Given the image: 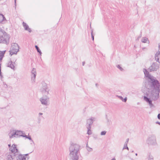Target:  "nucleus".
Listing matches in <instances>:
<instances>
[{
    "mask_svg": "<svg viewBox=\"0 0 160 160\" xmlns=\"http://www.w3.org/2000/svg\"><path fill=\"white\" fill-rule=\"evenodd\" d=\"M80 146L77 144L72 143L69 148V156L71 160H82L80 159Z\"/></svg>",
    "mask_w": 160,
    "mask_h": 160,
    "instance_id": "nucleus-1",
    "label": "nucleus"
},
{
    "mask_svg": "<svg viewBox=\"0 0 160 160\" xmlns=\"http://www.w3.org/2000/svg\"><path fill=\"white\" fill-rule=\"evenodd\" d=\"M149 87L152 89H160V83L159 81L154 77L148 80Z\"/></svg>",
    "mask_w": 160,
    "mask_h": 160,
    "instance_id": "nucleus-2",
    "label": "nucleus"
},
{
    "mask_svg": "<svg viewBox=\"0 0 160 160\" xmlns=\"http://www.w3.org/2000/svg\"><path fill=\"white\" fill-rule=\"evenodd\" d=\"M9 37L6 32L0 28V43L8 44L9 42Z\"/></svg>",
    "mask_w": 160,
    "mask_h": 160,
    "instance_id": "nucleus-3",
    "label": "nucleus"
},
{
    "mask_svg": "<svg viewBox=\"0 0 160 160\" xmlns=\"http://www.w3.org/2000/svg\"><path fill=\"white\" fill-rule=\"evenodd\" d=\"M160 92V89H152L150 91H149L146 93L148 96L154 101L157 100L159 97V93Z\"/></svg>",
    "mask_w": 160,
    "mask_h": 160,
    "instance_id": "nucleus-4",
    "label": "nucleus"
},
{
    "mask_svg": "<svg viewBox=\"0 0 160 160\" xmlns=\"http://www.w3.org/2000/svg\"><path fill=\"white\" fill-rule=\"evenodd\" d=\"M26 158L22 154L18 155L15 153L9 154L7 156V160H26Z\"/></svg>",
    "mask_w": 160,
    "mask_h": 160,
    "instance_id": "nucleus-5",
    "label": "nucleus"
},
{
    "mask_svg": "<svg viewBox=\"0 0 160 160\" xmlns=\"http://www.w3.org/2000/svg\"><path fill=\"white\" fill-rule=\"evenodd\" d=\"M19 46L18 44L13 43L11 47V50L10 51V54L12 55L13 54H16L19 51Z\"/></svg>",
    "mask_w": 160,
    "mask_h": 160,
    "instance_id": "nucleus-6",
    "label": "nucleus"
},
{
    "mask_svg": "<svg viewBox=\"0 0 160 160\" xmlns=\"http://www.w3.org/2000/svg\"><path fill=\"white\" fill-rule=\"evenodd\" d=\"M147 142L148 144L154 145L156 143V138L154 135H151L149 136L147 140Z\"/></svg>",
    "mask_w": 160,
    "mask_h": 160,
    "instance_id": "nucleus-7",
    "label": "nucleus"
},
{
    "mask_svg": "<svg viewBox=\"0 0 160 160\" xmlns=\"http://www.w3.org/2000/svg\"><path fill=\"white\" fill-rule=\"evenodd\" d=\"M159 68V65L157 62H153L151 66L148 68L149 72L157 71Z\"/></svg>",
    "mask_w": 160,
    "mask_h": 160,
    "instance_id": "nucleus-8",
    "label": "nucleus"
},
{
    "mask_svg": "<svg viewBox=\"0 0 160 160\" xmlns=\"http://www.w3.org/2000/svg\"><path fill=\"white\" fill-rule=\"evenodd\" d=\"M42 86L40 90L43 93L47 92V94L49 93V90L48 88L47 84L44 82H42Z\"/></svg>",
    "mask_w": 160,
    "mask_h": 160,
    "instance_id": "nucleus-9",
    "label": "nucleus"
},
{
    "mask_svg": "<svg viewBox=\"0 0 160 160\" xmlns=\"http://www.w3.org/2000/svg\"><path fill=\"white\" fill-rule=\"evenodd\" d=\"M22 132L21 131H17L15 132H13L12 134L10 135V138H12L13 137H15V135H16L17 137L22 136L24 135Z\"/></svg>",
    "mask_w": 160,
    "mask_h": 160,
    "instance_id": "nucleus-10",
    "label": "nucleus"
},
{
    "mask_svg": "<svg viewBox=\"0 0 160 160\" xmlns=\"http://www.w3.org/2000/svg\"><path fill=\"white\" fill-rule=\"evenodd\" d=\"M143 99L146 102L148 103L150 107L153 106V105L152 102V100L151 99V98H149L147 94L146 93V96H144Z\"/></svg>",
    "mask_w": 160,
    "mask_h": 160,
    "instance_id": "nucleus-11",
    "label": "nucleus"
},
{
    "mask_svg": "<svg viewBox=\"0 0 160 160\" xmlns=\"http://www.w3.org/2000/svg\"><path fill=\"white\" fill-rule=\"evenodd\" d=\"M48 99L47 97L43 96L40 98V101L42 104L47 106L48 105Z\"/></svg>",
    "mask_w": 160,
    "mask_h": 160,
    "instance_id": "nucleus-12",
    "label": "nucleus"
},
{
    "mask_svg": "<svg viewBox=\"0 0 160 160\" xmlns=\"http://www.w3.org/2000/svg\"><path fill=\"white\" fill-rule=\"evenodd\" d=\"M143 72H144L145 76L147 78H148V80H149L152 78L153 77V76H152L150 75L149 73V71L148 69H147L145 68H144L143 69Z\"/></svg>",
    "mask_w": 160,
    "mask_h": 160,
    "instance_id": "nucleus-13",
    "label": "nucleus"
},
{
    "mask_svg": "<svg viewBox=\"0 0 160 160\" xmlns=\"http://www.w3.org/2000/svg\"><path fill=\"white\" fill-rule=\"evenodd\" d=\"M31 73L32 74V80L33 82H35L37 74L36 69L35 68H33L32 71Z\"/></svg>",
    "mask_w": 160,
    "mask_h": 160,
    "instance_id": "nucleus-14",
    "label": "nucleus"
},
{
    "mask_svg": "<svg viewBox=\"0 0 160 160\" xmlns=\"http://www.w3.org/2000/svg\"><path fill=\"white\" fill-rule=\"evenodd\" d=\"M9 150L11 151L12 153H15L18 152V150L16 146L15 145L13 144L12 146L10 148Z\"/></svg>",
    "mask_w": 160,
    "mask_h": 160,
    "instance_id": "nucleus-15",
    "label": "nucleus"
},
{
    "mask_svg": "<svg viewBox=\"0 0 160 160\" xmlns=\"http://www.w3.org/2000/svg\"><path fill=\"white\" fill-rule=\"evenodd\" d=\"M95 118H92L91 119H89L87 120V123L86 125V127H91V125H92L93 122L95 120Z\"/></svg>",
    "mask_w": 160,
    "mask_h": 160,
    "instance_id": "nucleus-16",
    "label": "nucleus"
},
{
    "mask_svg": "<svg viewBox=\"0 0 160 160\" xmlns=\"http://www.w3.org/2000/svg\"><path fill=\"white\" fill-rule=\"evenodd\" d=\"M155 59L157 62L160 63V52L158 49V52H157L155 55Z\"/></svg>",
    "mask_w": 160,
    "mask_h": 160,
    "instance_id": "nucleus-17",
    "label": "nucleus"
},
{
    "mask_svg": "<svg viewBox=\"0 0 160 160\" xmlns=\"http://www.w3.org/2000/svg\"><path fill=\"white\" fill-rule=\"evenodd\" d=\"M22 24L25 30L28 31L29 32H31V29L29 28L28 26L26 23L23 22Z\"/></svg>",
    "mask_w": 160,
    "mask_h": 160,
    "instance_id": "nucleus-18",
    "label": "nucleus"
},
{
    "mask_svg": "<svg viewBox=\"0 0 160 160\" xmlns=\"http://www.w3.org/2000/svg\"><path fill=\"white\" fill-rule=\"evenodd\" d=\"M7 66L14 70L15 66L14 65L12 64V62L11 60L8 63Z\"/></svg>",
    "mask_w": 160,
    "mask_h": 160,
    "instance_id": "nucleus-19",
    "label": "nucleus"
},
{
    "mask_svg": "<svg viewBox=\"0 0 160 160\" xmlns=\"http://www.w3.org/2000/svg\"><path fill=\"white\" fill-rule=\"evenodd\" d=\"M5 21H6V19L4 15L2 14H0V23H2Z\"/></svg>",
    "mask_w": 160,
    "mask_h": 160,
    "instance_id": "nucleus-20",
    "label": "nucleus"
},
{
    "mask_svg": "<svg viewBox=\"0 0 160 160\" xmlns=\"http://www.w3.org/2000/svg\"><path fill=\"white\" fill-rule=\"evenodd\" d=\"M145 160H153V156L150 153L147 155V157L145 158Z\"/></svg>",
    "mask_w": 160,
    "mask_h": 160,
    "instance_id": "nucleus-21",
    "label": "nucleus"
},
{
    "mask_svg": "<svg viewBox=\"0 0 160 160\" xmlns=\"http://www.w3.org/2000/svg\"><path fill=\"white\" fill-rule=\"evenodd\" d=\"M25 134L24 133V135L22 136V137H25L26 138H28V139H29V140H31V141L33 143H34V142L33 141V140H32V139L31 136H27V135H25Z\"/></svg>",
    "mask_w": 160,
    "mask_h": 160,
    "instance_id": "nucleus-22",
    "label": "nucleus"
},
{
    "mask_svg": "<svg viewBox=\"0 0 160 160\" xmlns=\"http://www.w3.org/2000/svg\"><path fill=\"white\" fill-rule=\"evenodd\" d=\"M35 48L37 50V52L39 53L40 55L41 56L42 53L41 51L40 50L39 48V47L38 46L35 45Z\"/></svg>",
    "mask_w": 160,
    "mask_h": 160,
    "instance_id": "nucleus-23",
    "label": "nucleus"
},
{
    "mask_svg": "<svg viewBox=\"0 0 160 160\" xmlns=\"http://www.w3.org/2000/svg\"><path fill=\"white\" fill-rule=\"evenodd\" d=\"M43 113H41V112H39V113H38V116H39V117L38 118V122L39 123L40 122V121H41V117H42V118H43V116H41H41H42L43 115Z\"/></svg>",
    "mask_w": 160,
    "mask_h": 160,
    "instance_id": "nucleus-24",
    "label": "nucleus"
},
{
    "mask_svg": "<svg viewBox=\"0 0 160 160\" xmlns=\"http://www.w3.org/2000/svg\"><path fill=\"white\" fill-rule=\"evenodd\" d=\"M87 128L88 129L87 134L88 135H91L92 134L91 131V127H87Z\"/></svg>",
    "mask_w": 160,
    "mask_h": 160,
    "instance_id": "nucleus-25",
    "label": "nucleus"
},
{
    "mask_svg": "<svg viewBox=\"0 0 160 160\" xmlns=\"http://www.w3.org/2000/svg\"><path fill=\"white\" fill-rule=\"evenodd\" d=\"M148 41V38L146 37L143 38L142 39V42L143 43H146Z\"/></svg>",
    "mask_w": 160,
    "mask_h": 160,
    "instance_id": "nucleus-26",
    "label": "nucleus"
},
{
    "mask_svg": "<svg viewBox=\"0 0 160 160\" xmlns=\"http://www.w3.org/2000/svg\"><path fill=\"white\" fill-rule=\"evenodd\" d=\"M5 52L6 51H1L0 52V57L4 56Z\"/></svg>",
    "mask_w": 160,
    "mask_h": 160,
    "instance_id": "nucleus-27",
    "label": "nucleus"
},
{
    "mask_svg": "<svg viewBox=\"0 0 160 160\" xmlns=\"http://www.w3.org/2000/svg\"><path fill=\"white\" fill-rule=\"evenodd\" d=\"M123 149H127L128 150H129V148L127 146V145L126 144H124V147L123 148Z\"/></svg>",
    "mask_w": 160,
    "mask_h": 160,
    "instance_id": "nucleus-28",
    "label": "nucleus"
},
{
    "mask_svg": "<svg viewBox=\"0 0 160 160\" xmlns=\"http://www.w3.org/2000/svg\"><path fill=\"white\" fill-rule=\"evenodd\" d=\"M117 67L121 71H122L123 70V69L119 65H117Z\"/></svg>",
    "mask_w": 160,
    "mask_h": 160,
    "instance_id": "nucleus-29",
    "label": "nucleus"
},
{
    "mask_svg": "<svg viewBox=\"0 0 160 160\" xmlns=\"http://www.w3.org/2000/svg\"><path fill=\"white\" fill-rule=\"evenodd\" d=\"M0 77L1 78H3V76L2 75L1 69V64H0Z\"/></svg>",
    "mask_w": 160,
    "mask_h": 160,
    "instance_id": "nucleus-30",
    "label": "nucleus"
},
{
    "mask_svg": "<svg viewBox=\"0 0 160 160\" xmlns=\"http://www.w3.org/2000/svg\"><path fill=\"white\" fill-rule=\"evenodd\" d=\"M106 132H107L106 131H102L101 132V135H104L106 134Z\"/></svg>",
    "mask_w": 160,
    "mask_h": 160,
    "instance_id": "nucleus-31",
    "label": "nucleus"
},
{
    "mask_svg": "<svg viewBox=\"0 0 160 160\" xmlns=\"http://www.w3.org/2000/svg\"><path fill=\"white\" fill-rule=\"evenodd\" d=\"M91 37H92V40L93 41L94 39V36L93 34V30H91Z\"/></svg>",
    "mask_w": 160,
    "mask_h": 160,
    "instance_id": "nucleus-32",
    "label": "nucleus"
},
{
    "mask_svg": "<svg viewBox=\"0 0 160 160\" xmlns=\"http://www.w3.org/2000/svg\"><path fill=\"white\" fill-rule=\"evenodd\" d=\"M87 150L88 152H91L92 151V149L91 148L88 147L87 148Z\"/></svg>",
    "mask_w": 160,
    "mask_h": 160,
    "instance_id": "nucleus-33",
    "label": "nucleus"
},
{
    "mask_svg": "<svg viewBox=\"0 0 160 160\" xmlns=\"http://www.w3.org/2000/svg\"><path fill=\"white\" fill-rule=\"evenodd\" d=\"M127 100V97H125L124 98H123L122 101L124 102H126Z\"/></svg>",
    "mask_w": 160,
    "mask_h": 160,
    "instance_id": "nucleus-34",
    "label": "nucleus"
},
{
    "mask_svg": "<svg viewBox=\"0 0 160 160\" xmlns=\"http://www.w3.org/2000/svg\"><path fill=\"white\" fill-rule=\"evenodd\" d=\"M128 141H129V139L128 138L127 139L125 144L127 143H127L128 142Z\"/></svg>",
    "mask_w": 160,
    "mask_h": 160,
    "instance_id": "nucleus-35",
    "label": "nucleus"
},
{
    "mask_svg": "<svg viewBox=\"0 0 160 160\" xmlns=\"http://www.w3.org/2000/svg\"><path fill=\"white\" fill-rule=\"evenodd\" d=\"M158 118L160 120V113H159L158 115Z\"/></svg>",
    "mask_w": 160,
    "mask_h": 160,
    "instance_id": "nucleus-36",
    "label": "nucleus"
},
{
    "mask_svg": "<svg viewBox=\"0 0 160 160\" xmlns=\"http://www.w3.org/2000/svg\"><path fill=\"white\" fill-rule=\"evenodd\" d=\"M119 98L122 101V100L123 99V98H122V97L121 96H119Z\"/></svg>",
    "mask_w": 160,
    "mask_h": 160,
    "instance_id": "nucleus-37",
    "label": "nucleus"
},
{
    "mask_svg": "<svg viewBox=\"0 0 160 160\" xmlns=\"http://www.w3.org/2000/svg\"><path fill=\"white\" fill-rule=\"evenodd\" d=\"M142 32H141V33H140V34L138 38H138H141V37H142Z\"/></svg>",
    "mask_w": 160,
    "mask_h": 160,
    "instance_id": "nucleus-38",
    "label": "nucleus"
},
{
    "mask_svg": "<svg viewBox=\"0 0 160 160\" xmlns=\"http://www.w3.org/2000/svg\"><path fill=\"white\" fill-rule=\"evenodd\" d=\"M106 119L107 120V121L108 122H109V119L107 117V115H106Z\"/></svg>",
    "mask_w": 160,
    "mask_h": 160,
    "instance_id": "nucleus-39",
    "label": "nucleus"
},
{
    "mask_svg": "<svg viewBox=\"0 0 160 160\" xmlns=\"http://www.w3.org/2000/svg\"><path fill=\"white\" fill-rule=\"evenodd\" d=\"M4 56H1L0 57V61H1L2 59V58H3Z\"/></svg>",
    "mask_w": 160,
    "mask_h": 160,
    "instance_id": "nucleus-40",
    "label": "nucleus"
},
{
    "mask_svg": "<svg viewBox=\"0 0 160 160\" xmlns=\"http://www.w3.org/2000/svg\"><path fill=\"white\" fill-rule=\"evenodd\" d=\"M156 124H158L160 125V122L157 121V122H156Z\"/></svg>",
    "mask_w": 160,
    "mask_h": 160,
    "instance_id": "nucleus-41",
    "label": "nucleus"
},
{
    "mask_svg": "<svg viewBox=\"0 0 160 160\" xmlns=\"http://www.w3.org/2000/svg\"><path fill=\"white\" fill-rule=\"evenodd\" d=\"M158 48H159V51L160 52V43L158 44Z\"/></svg>",
    "mask_w": 160,
    "mask_h": 160,
    "instance_id": "nucleus-42",
    "label": "nucleus"
},
{
    "mask_svg": "<svg viewBox=\"0 0 160 160\" xmlns=\"http://www.w3.org/2000/svg\"><path fill=\"white\" fill-rule=\"evenodd\" d=\"M85 63V62L84 61V62H82V66H84Z\"/></svg>",
    "mask_w": 160,
    "mask_h": 160,
    "instance_id": "nucleus-43",
    "label": "nucleus"
},
{
    "mask_svg": "<svg viewBox=\"0 0 160 160\" xmlns=\"http://www.w3.org/2000/svg\"><path fill=\"white\" fill-rule=\"evenodd\" d=\"M28 154H28H28H25L24 155V156H25H25L26 157L28 156Z\"/></svg>",
    "mask_w": 160,
    "mask_h": 160,
    "instance_id": "nucleus-44",
    "label": "nucleus"
},
{
    "mask_svg": "<svg viewBox=\"0 0 160 160\" xmlns=\"http://www.w3.org/2000/svg\"><path fill=\"white\" fill-rule=\"evenodd\" d=\"M8 86H7V85L6 84H5V85H4V87L5 88H7V87Z\"/></svg>",
    "mask_w": 160,
    "mask_h": 160,
    "instance_id": "nucleus-45",
    "label": "nucleus"
},
{
    "mask_svg": "<svg viewBox=\"0 0 160 160\" xmlns=\"http://www.w3.org/2000/svg\"><path fill=\"white\" fill-rule=\"evenodd\" d=\"M8 146L9 148H10L11 147V145L9 144L8 145Z\"/></svg>",
    "mask_w": 160,
    "mask_h": 160,
    "instance_id": "nucleus-46",
    "label": "nucleus"
},
{
    "mask_svg": "<svg viewBox=\"0 0 160 160\" xmlns=\"http://www.w3.org/2000/svg\"><path fill=\"white\" fill-rule=\"evenodd\" d=\"M111 160H116V159H115V158H112Z\"/></svg>",
    "mask_w": 160,
    "mask_h": 160,
    "instance_id": "nucleus-47",
    "label": "nucleus"
},
{
    "mask_svg": "<svg viewBox=\"0 0 160 160\" xmlns=\"http://www.w3.org/2000/svg\"><path fill=\"white\" fill-rule=\"evenodd\" d=\"M88 147H89L88 146V144H87V145H86V147H87V148H88Z\"/></svg>",
    "mask_w": 160,
    "mask_h": 160,
    "instance_id": "nucleus-48",
    "label": "nucleus"
},
{
    "mask_svg": "<svg viewBox=\"0 0 160 160\" xmlns=\"http://www.w3.org/2000/svg\"><path fill=\"white\" fill-rule=\"evenodd\" d=\"M16 0H14L15 5H16Z\"/></svg>",
    "mask_w": 160,
    "mask_h": 160,
    "instance_id": "nucleus-49",
    "label": "nucleus"
},
{
    "mask_svg": "<svg viewBox=\"0 0 160 160\" xmlns=\"http://www.w3.org/2000/svg\"><path fill=\"white\" fill-rule=\"evenodd\" d=\"M98 86V84L97 83L96 84V86Z\"/></svg>",
    "mask_w": 160,
    "mask_h": 160,
    "instance_id": "nucleus-50",
    "label": "nucleus"
},
{
    "mask_svg": "<svg viewBox=\"0 0 160 160\" xmlns=\"http://www.w3.org/2000/svg\"><path fill=\"white\" fill-rule=\"evenodd\" d=\"M135 155H136V156H137V155H138V154H137V153H136L135 154Z\"/></svg>",
    "mask_w": 160,
    "mask_h": 160,
    "instance_id": "nucleus-51",
    "label": "nucleus"
},
{
    "mask_svg": "<svg viewBox=\"0 0 160 160\" xmlns=\"http://www.w3.org/2000/svg\"><path fill=\"white\" fill-rule=\"evenodd\" d=\"M134 152V151H132V152Z\"/></svg>",
    "mask_w": 160,
    "mask_h": 160,
    "instance_id": "nucleus-52",
    "label": "nucleus"
},
{
    "mask_svg": "<svg viewBox=\"0 0 160 160\" xmlns=\"http://www.w3.org/2000/svg\"><path fill=\"white\" fill-rule=\"evenodd\" d=\"M32 143H33L31 142V144H32Z\"/></svg>",
    "mask_w": 160,
    "mask_h": 160,
    "instance_id": "nucleus-53",
    "label": "nucleus"
},
{
    "mask_svg": "<svg viewBox=\"0 0 160 160\" xmlns=\"http://www.w3.org/2000/svg\"><path fill=\"white\" fill-rule=\"evenodd\" d=\"M1 51H0V52H1Z\"/></svg>",
    "mask_w": 160,
    "mask_h": 160,
    "instance_id": "nucleus-54",
    "label": "nucleus"
}]
</instances>
